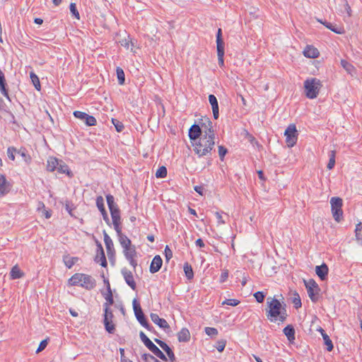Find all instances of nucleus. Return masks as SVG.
I'll list each match as a JSON object with an SVG mask.
<instances>
[{
  "instance_id": "39448f33",
  "label": "nucleus",
  "mask_w": 362,
  "mask_h": 362,
  "mask_svg": "<svg viewBox=\"0 0 362 362\" xmlns=\"http://www.w3.org/2000/svg\"><path fill=\"white\" fill-rule=\"evenodd\" d=\"M331 211L334 221L337 223L343 220V200L340 197H333L330 199Z\"/></svg>"
},
{
  "instance_id": "ea45409f",
  "label": "nucleus",
  "mask_w": 362,
  "mask_h": 362,
  "mask_svg": "<svg viewBox=\"0 0 362 362\" xmlns=\"http://www.w3.org/2000/svg\"><path fill=\"white\" fill-rule=\"evenodd\" d=\"M30 77L31 78V81H32L35 88L37 90H40L41 86H40V80H39V78L37 77V76L35 73L31 72L30 74Z\"/></svg>"
},
{
  "instance_id": "a878e982",
  "label": "nucleus",
  "mask_w": 362,
  "mask_h": 362,
  "mask_svg": "<svg viewBox=\"0 0 362 362\" xmlns=\"http://www.w3.org/2000/svg\"><path fill=\"white\" fill-rule=\"evenodd\" d=\"M177 339L180 342H187L190 339V333L187 328L183 327L177 333Z\"/></svg>"
},
{
  "instance_id": "338daca9",
  "label": "nucleus",
  "mask_w": 362,
  "mask_h": 362,
  "mask_svg": "<svg viewBox=\"0 0 362 362\" xmlns=\"http://www.w3.org/2000/svg\"><path fill=\"white\" fill-rule=\"evenodd\" d=\"M226 346V341H219L217 342V344L215 346L216 349L219 351L221 352L224 350Z\"/></svg>"
},
{
  "instance_id": "864d4df0",
  "label": "nucleus",
  "mask_w": 362,
  "mask_h": 362,
  "mask_svg": "<svg viewBox=\"0 0 362 362\" xmlns=\"http://www.w3.org/2000/svg\"><path fill=\"white\" fill-rule=\"evenodd\" d=\"M205 333L210 337H214L218 334V330L216 328L207 327L205 328Z\"/></svg>"
},
{
  "instance_id": "a19ab883",
  "label": "nucleus",
  "mask_w": 362,
  "mask_h": 362,
  "mask_svg": "<svg viewBox=\"0 0 362 362\" xmlns=\"http://www.w3.org/2000/svg\"><path fill=\"white\" fill-rule=\"evenodd\" d=\"M133 309L134 312L135 317L144 314L143 310L140 304L137 302L136 299L133 300Z\"/></svg>"
},
{
  "instance_id": "a18cd8bd",
  "label": "nucleus",
  "mask_w": 362,
  "mask_h": 362,
  "mask_svg": "<svg viewBox=\"0 0 362 362\" xmlns=\"http://www.w3.org/2000/svg\"><path fill=\"white\" fill-rule=\"evenodd\" d=\"M218 62L220 66H224V48L217 49Z\"/></svg>"
},
{
  "instance_id": "79ce46f5",
  "label": "nucleus",
  "mask_w": 362,
  "mask_h": 362,
  "mask_svg": "<svg viewBox=\"0 0 362 362\" xmlns=\"http://www.w3.org/2000/svg\"><path fill=\"white\" fill-rule=\"evenodd\" d=\"M167 168L165 166H160L158 168L156 173V177L157 178H165L167 176Z\"/></svg>"
},
{
  "instance_id": "c85d7f7f",
  "label": "nucleus",
  "mask_w": 362,
  "mask_h": 362,
  "mask_svg": "<svg viewBox=\"0 0 362 362\" xmlns=\"http://www.w3.org/2000/svg\"><path fill=\"white\" fill-rule=\"evenodd\" d=\"M16 153L22 157L23 161L26 164H30L31 163L32 158L25 147H21L19 149H17Z\"/></svg>"
},
{
  "instance_id": "de8ad7c7",
  "label": "nucleus",
  "mask_w": 362,
  "mask_h": 362,
  "mask_svg": "<svg viewBox=\"0 0 362 362\" xmlns=\"http://www.w3.org/2000/svg\"><path fill=\"white\" fill-rule=\"evenodd\" d=\"M16 151H17V148L16 147H14V146L8 147L6 153H7L8 158L13 161L15 160V153H16Z\"/></svg>"
},
{
  "instance_id": "6e6552de",
  "label": "nucleus",
  "mask_w": 362,
  "mask_h": 362,
  "mask_svg": "<svg viewBox=\"0 0 362 362\" xmlns=\"http://www.w3.org/2000/svg\"><path fill=\"white\" fill-rule=\"evenodd\" d=\"M104 318L103 323L105 330L110 333L113 334L115 331V325L113 322L114 315L110 308L104 309Z\"/></svg>"
},
{
  "instance_id": "f8f14e48",
  "label": "nucleus",
  "mask_w": 362,
  "mask_h": 362,
  "mask_svg": "<svg viewBox=\"0 0 362 362\" xmlns=\"http://www.w3.org/2000/svg\"><path fill=\"white\" fill-rule=\"evenodd\" d=\"M121 273L124 277L126 284L133 290L135 291L136 288V284L134 281L133 274L131 271L126 268H123Z\"/></svg>"
},
{
  "instance_id": "052dcab7",
  "label": "nucleus",
  "mask_w": 362,
  "mask_h": 362,
  "mask_svg": "<svg viewBox=\"0 0 362 362\" xmlns=\"http://www.w3.org/2000/svg\"><path fill=\"white\" fill-rule=\"evenodd\" d=\"M47 343H48V339L41 341V342L40 343V344L38 346V348L36 350V353L37 354V353H40L42 351H43L46 348Z\"/></svg>"
},
{
  "instance_id": "13d9d810",
  "label": "nucleus",
  "mask_w": 362,
  "mask_h": 362,
  "mask_svg": "<svg viewBox=\"0 0 362 362\" xmlns=\"http://www.w3.org/2000/svg\"><path fill=\"white\" fill-rule=\"evenodd\" d=\"M240 301L236 300V299H234V298H230V299H226L223 302V305H230V306H235V305H238L239 304Z\"/></svg>"
},
{
  "instance_id": "20e7f679",
  "label": "nucleus",
  "mask_w": 362,
  "mask_h": 362,
  "mask_svg": "<svg viewBox=\"0 0 362 362\" xmlns=\"http://www.w3.org/2000/svg\"><path fill=\"white\" fill-rule=\"evenodd\" d=\"M303 88L305 96L309 99H315L322 88V83L317 78L310 77L304 81Z\"/></svg>"
},
{
  "instance_id": "603ef678",
  "label": "nucleus",
  "mask_w": 362,
  "mask_h": 362,
  "mask_svg": "<svg viewBox=\"0 0 362 362\" xmlns=\"http://www.w3.org/2000/svg\"><path fill=\"white\" fill-rule=\"evenodd\" d=\"M164 255L165 257L166 262H169V260L173 257V251L171 250L168 245H166L165 247Z\"/></svg>"
},
{
  "instance_id": "412c9836",
  "label": "nucleus",
  "mask_w": 362,
  "mask_h": 362,
  "mask_svg": "<svg viewBox=\"0 0 362 362\" xmlns=\"http://www.w3.org/2000/svg\"><path fill=\"white\" fill-rule=\"evenodd\" d=\"M209 101L211 105L214 117L217 119L219 116L218 100L214 95L211 94L209 95Z\"/></svg>"
},
{
  "instance_id": "774afa93",
  "label": "nucleus",
  "mask_w": 362,
  "mask_h": 362,
  "mask_svg": "<svg viewBox=\"0 0 362 362\" xmlns=\"http://www.w3.org/2000/svg\"><path fill=\"white\" fill-rule=\"evenodd\" d=\"M153 357L154 356L150 354H144L141 355V358L144 362H151Z\"/></svg>"
},
{
  "instance_id": "ddd939ff",
  "label": "nucleus",
  "mask_w": 362,
  "mask_h": 362,
  "mask_svg": "<svg viewBox=\"0 0 362 362\" xmlns=\"http://www.w3.org/2000/svg\"><path fill=\"white\" fill-rule=\"evenodd\" d=\"M104 242L107 250V256L110 259L115 257L114 244L110 237L104 231Z\"/></svg>"
},
{
  "instance_id": "cd10ccee",
  "label": "nucleus",
  "mask_w": 362,
  "mask_h": 362,
  "mask_svg": "<svg viewBox=\"0 0 362 362\" xmlns=\"http://www.w3.org/2000/svg\"><path fill=\"white\" fill-rule=\"evenodd\" d=\"M118 240L122 247H129V245H132L131 240L124 234L122 233V230H119V233H117Z\"/></svg>"
},
{
  "instance_id": "58836bf2",
  "label": "nucleus",
  "mask_w": 362,
  "mask_h": 362,
  "mask_svg": "<svg viewBox=\"0 0 362 362\" xmlns=\"http://www.w3.org/2000/svg\"><path fill=\"white\" fill-rule=\"evenodd\" d=\"M216 47L224 48V42L222 40V30L221 28H218L217 34H216Z\"/></svg>"
},
{
  "instance_id": "2eb2a0df",
  "label": "nucleus",
  "mask_w": 362,
  "mask_h": 362,
  "mask_svg": "<svg viewBox=\"0 0 362 362\" xmlns=\"http://www.w3.org/2000/svg\"><path fill=\"white\" fill-rule=\"evenodd\" d=\"M154 341L160 346L161 349H163L165 351L166 354L169 357V359L170 360L171 362L175 361V356L173 350L165 342L157 338L154 339Z\"/></svg>"
},
{
  "instance_id": "c03bdc74",
  "label": "nucleus",
  "mask_w": 362,
  "mask_h": 362,
  "mask_svg": "<svg viewBox=\"0 0 362 362\" xmlns=\"http://www.w3.org/2000/svg\"><path fill=\"white\" fill-rule=\"evenodd\" d=\"M112 123L115 126V129L117 132H122L123 131V129H124V126L122 124V122H121L120 121H119L117 119L112 118Z\"/></svg>"
},
{
  "instance_id": "c756f323",
  "label": "nucleus",
  "mask_w": 362,
  "mask_h": 362,
  "mask_svg": "<svg viewBox=\"0 0 362 362\" xmlns=\"http://www.w3.org/2000/svg\"><path fill=\"white\" fill-rule=\"evenodd\" d=\"M79 258L77 257H71L69 255L63 256V262L68 269H71L78 261Z\"/></svg>"
},
{
  "instance_id": "5fc2aeb1",
  "label": "nucleus",
  "mask_w": 362,
  "mask_h": 362,
  "mask_svg": "<svg viewBox=\"0 0 362 362\" xmlns=\"http://www.w3.org/2000/svg\"><path fill=\"white\" fill-rule=\"evenodd\" d=\"M40 206H42L44 210H43V215L45 216V217L48 219L51 216H52V211L51 210H47L45 209V204L43 202H40L39 203V206H38V210L40 209Z\"/></svg>"
},
{
  "instance_id": "7c9ffc66",
  "label": "nucleus",
  "mask_w": 362,
  "mask_h": 362,
  "mask_svg": "<svg viewBox=\"0 0 362 362\" xmlns=\"http://www.w3.org/2000/svg\"><path fill=\"white\" fill-rule=\"evenodd\" d=\"M284 333L290 342H293L295 340V329L292 325H287L284 329Z\"/></svg>"
},
{
  "instance_id": "e2e57ef3",
  "label": "nucleus",
  "mask_w": 362,
  "mask_h": 362,
  "mask_svg": "<svg viewBox=\"0 0 362 362\" xmlns=\"http://www.w3.org/2000/svg\"><path fill=\"white\" fill-rule=\"evenodd\" d=\"M223 214V211H216L215 213V216L217 218L218 223L223 224L226 223V220L223 218L222 214Z\"/></svg>"
},
{
  "instance_id": "c9c22d12",
  "label": "nucleus",
  "mask_w": 362,
  "mask_h": 362,
  "mask_svg": "<svg viewBox=\"0 0 362 362\" xmlns=\"http://www.w3.org/2000/svg\"><path fill=\"white\" fill-rule=\"evenodd\" d=\"M150 351L158 358L163 361H167L165 355L160 351V349L156 345H154Z\"/></svg>"
},
{
  "instance_id": "4d7b16f0",
  "label": "nucleus",
  "mask_w": 362,
  "mask_h": 362,
  "mask_svg": "<svg viewBox=\"0 0 362 362\" xmlns=\"http://www.w3.org/2000/svg\"><path fill=\"white\" fill-rule=\"evenodd\" d=\"M65 209L71 216H73L72 211L75 209V206L71 202L66 201L65 204Z\"/></svg>"
},
{
  "instance_id": "9d476101",
  "label": "nucleus",
  "mask_w": 362,
  "mask_h": 362,
  "mask_svg": "<svg viewBox=\"0 0 362 362\" xmlns=\"http://www.w3.org/2000/svg\"><path fill=\"white\" fill-rule=\"evenodd\" d=\"M97 250H96V255L95 257L94 261L96 263H100V265L103 267H107V260L105 255V252L103 250V247L101 243L99 241H96Z\"/></svg>"
},
{
  "instance_id": "49530a36",
  "label": "nucleus",
  "mask_w": 362,
  "mask_h": 362,
  "mask_svg": "<svg viewBox=\"0 0 362 362\" xmlns=\"http://www.w3.org/2000/svg\"><path fill=\"white\" fill-rule=\"evenodd\" d=\"M335 155H336L335 151H332L330 153V155H329V162H328V164L327 166V168L329 170H332L335 165Z\"/></svg>"
},
{
  "instance_id": "f704fd0d",
  "label": "nucleus",
  "mask_w": 362,
  "mask_h": 362,
  "mask_svg": "<svg viewBox=\"0 0 362 362\" xmlns=\"http://www.w3.org/2000/svg\"><path fill=\"white\" fill-rule=\"evenodd\" d=\"M184 272L187 279L191 280L194 277V272L192 266L186 262L184 264Z\"/></svg>"
},
{
  "instance_id": "e433bc0d",
  "label": "nucleus",
  "mask_w": 362,
  "mask_h": 362,
  "mask_svg": "<svg viewBox=\"0 0 362 362\" xmlns=\"http://www.w3.org/2000/svg\"><path fill=\"white\" fill-rule=\"evenodd\" d=\"M116 74H117V77L119 84L123 85L124 83V81H125V75H124V72L123 69L119 66L117 67Z\"/></svg>"
},
{
  "instance_id": "7ed1b4c3",
  "label": "nucleus",
  "mask_w": 362,
  "mask_h": 362,
  "mask_svg": "<svg viewBox=\"0 0 362 362\" xmlns=\"http://www.w3.org/2000/svg\"><path fill=\"white\" fill-rule=\"evenodd\" d=\"M69 285L72 286H81L90 291L95 287L96 281L88 274L76 273L69 279Z\"/></svg>"
},
{
  "instance_id": "393cba45",
  "label": "nucleus",
  "mask_w": 362,
  "mask_h": 362,
  "mask_svg": "<svg viewBox=\"0 0 362 362\" xmlns=\"http://www.w3.org/2000/svg\"><path fill=\"white\" fill-rule=\"evenodd\" d=\"M59 160L55 157L49 156L47 160V170L49 172H54L56 170L57 165H59Z\"/></svg>"
},
{
  "instance_id": "473e14b6",
  "label": "nucleus",
  "mask_w": 362,
  "mask_h": 362,
  "mask_svg": "<svg viewBox=\"0 0 362 362\" xmlns=\"http://www.w3.org/2000/svg\"><path fill=\"white\" fill-rule=\"evenodd\" d=\"M355 238L357 243L362 246V222H359L356 225Z\"/></svg>"
},
{
  "instance_id": "b1692460",
  "label": "nucleus",
  "mask_w": 362,
  "mask_h": 362,
  "mask_svg": "<svg viewBox=\"0 0 362 362\" xmlns=\"http://www.w3.org/2000/svg\"><path fill=\"white\" fill-rule=\"evenodd\" d=\"M329 272L328 267L325 264H322L320 266L315 267L316 274L320 277L321 280H325Z\"/></svg>"
},
{
  "instance_id": "4468645a",
  "label": "nucleus",
  "mask_w": 362,
  "mask_h": 362,
  "mask_svg": "<svg viewBox=\"0 0 362 362\" xmlns=\"http://www.w3.org/2000/svg\"><path fill=\"white\" fill-rule=\"evenodd\" d=\"M202 135V129L199 124H193L189 129L188 136L191 141H197Z\"/></svg>"
},
{
  "instance_id": "bb28decb",
  "label": "nucleus",
  "mask_w": 362,
  "mask_h": 362,
  "mask_svg": "<svg viewBox=\"0 0 362 362\" xmlns=\"http://www.w3.org/2000/svg\"><path fill=\"white\" fill-rule=\"evenodd\" d=\"M56 170H57L59 173L66 174L69 177L72 176V173L69 170V166L62 160H59V165Z\"/></svg>"
},
{
  "instance_id": "0eeeda50",
  "label": "nucleus",
  "mask_w": 362,
  "mask_h": 362,
  "mask_svg": "<svg viewBox=\"0 0 362 362\" xmlns=\"http://www.w3.org/2000/svg\"><path fill=\"white\" fill-rule=\"evenodd\" d=\"M286 143L288 147L294 146L298 141V131L294 124H290L284 132Z\"/></svg>"
},
{
  "instance_id": "2f4dec72",
  "label": "nucleus",
  "mask_w": 362,
  "mask_h": 362,
  "mask_svg": "<svg viewBox=\"0 0 362 362\" xmlns=\"http://www.w3.org/2000/svg\"><path fill=\"white\" fill-rule=\"evenodd\" d=\"M24 276V273L21 270L18 265H15L12 267L10 272V277L11 279H21Z\"/></svg>"
},
{
  "instance_id": "37998d69",
  "label": "nucleus",
  "mask_w": 362,
  "mask_h": 362,
  "mask_svg": "<svg viewBox=\"0 0 362 362\" xmlns=\"http://www.w3.org/2000/svg\"><path fill=\"white\" fill-rule=\"evenodd\" d=\"M267 293V291H257L254 293L253 296L257 303H262Z\"/></svg>"
},
{
  "instance_id": "3c124183",
  "label": "nucleus",
  "mask_w": 362,
  "mask_h": 362,
  "mask_svg": "<svg viewBox=\"0 0 362 362\" xmlns=\"http://www.w3.org/2000/svg\"><path fill=\"white\" fill-rule=\"evenodd\" d=\"M69 8H70V11L71 13V14L76 18V19H79L80 18V15H79V13L76 8V4L75 3H71L70 6H69Z\"/></svg>"
},
{
  "instance_id": "0e129e2a",
  "label": "nucleus",
  "mask_w": 362,
  "mask_h": 362,
  "mask_svg": "<svg viewBox=\"0 0 362 362\" xmlns=\"http://www.w3.org/2000/svg\"><path fill=\"white\" fill-rule=\"evenodd\" d=\"M136 318L142 327H144L148 322L144 314L139 315L136 317Z\"/></svg>"
},
{
  "instance_id": "aec40b11",
  "label": "nucleus",
  "mask_w": 362,
  "mask_h": 362,
  "mask_svg": "<svg viewBox=\"0 0 362 362\" xmlns=\"http://www.w3.org/2000/svg\"><path fill=\"white\" fill-rule=\"evenodd\" d=\"M111 218H112V223L114 226V229L115 230L116 233H119L120 230H122V219H121V215L120 211L115 213L112 212Z\"/></svg>"
},
{
  "instance_id": "f257e3e1",
  "label": "nucleus",
  "mask_w": 362,
  "mask_h": 362,
  "mask_svg": "<svg viewBox=\"0 0 362 362\" xmlns=\"http://www.w3.org/2000/svg\"><path fill=\"white\" fill-rule=\"evenodd\" d=\"M267 317L272 322L278 324L284 322L287 317L285 305L274 298H269L267 299Z\"/></svg>"
},
{
  "instance_id": "680f3d73",
  "label": "nucleus",
  "mask_w": 362,
  "mask_h": 362,
  "mask_svg": "<svg viewBox=\"0 0 362 362\" xmlns=\"http://www.w3.org/2000/svg\"><path fill=\"white\" fill-rule=\"evenodd\" d=\"M227 152H228V150L226 148H225L223 146H218V155H219L221 160H223V158L226 156V154L227 153Z\"/></svg>"
},
{
  "instance_id": "09e8293b",
  "label": "nucleus",
  "mask_w": 362,
  "mask_h": 362,
  "mask_svg": "<svg viewBox=\"0 0 362 362\" xmlns=\"http://www.w3.org/2000/svg\"><path fill=\"white\" fill-rule=\"evenodd\" d=\"M85 123L87 126H95L97 124L96 119L91 115H88L85 119Z\"/></svg>"
},
{
  "instance_id": "dca6fc26",
  "label": "nucleus",
  "mask_w": 362,
  "mask_h": 362,
  "mask_svg": "<svg viewBox=\"0 0 362 362\" xmlns=\"http://www.w3.org/2000/svg\"><path fill=\"white\" fill-rule=\"evenodd\" d=\"M104 282L107 284V293L105 295V303L103 304V309H105L106 308H110V305L114 303V299L109 281L107 279H105Z\"/></svg>"
},
{
  "instance_id": "a211bd4d",
  "label": "nucleus",
  "mask_w": 362,
  "mask_h": 362,
  "mask_svg": "<svg viewBox=\"0 0 362 362\" xmlns=\"http://www.w3.org/2000/svg\"><path fill=\"white\" fill-rule=\"evenodd\" d=\"M303 55L310 59L317 58L320 55L319 50L313 45H307L303 49Z\"/></svg>"
},
{
  "instance_id": "5701e85b",
  "label": "nucleus",
  "mask_w": 362,
  "mask_h": 362,
  "mask_svg": "<svg viewBox=\"0 0 362 362\" xmlns=\"http://www.w3.org/2000/svg\"><path fill=\"white\" fill-rule=\"evenodd\" d=\"M10 190L6 177L0 175V198L6 195Z\"/></svg>"
},
{
  "instance_id": "4be33fe9",
  "label": "nucleus",
  "mask_w": 362,
  "mask_h": 362,
  "mask_svg": "<svg viewBox=\"0 0 362 362\" xmlns=\"http://www.w3.org/2000/svg\"><path fill=\"white\" fill-rule=\"evenodd\" d=\"M340 64L341 66L345 69L346 73L352 76H354L357 74L356 67L350 62L345 59H341Z\"/></svg>"
},
{
  "instance_id": "1a4fd4ad",
  "label": "nucleus",
  "mask_w": 362,
  "mask_h": 362,
  "mask_svg": "<svg viewBox=\"0 0 362 362\" xmlns=\"http://www.w3.org/2000/svg\"><path fill=\"white\" fill-rule=\"evenodd\" d=\"M122 249L123 254L126 259L129 262V264L135 269L137 266V261L136 259L137 252L136 250L135 245L132 244L129 245V247H126Z\"/></svg>"
},
{
  "instance_id": "f3484780",
  "label": "nucleus",
  "mask_w": 362,
  "mask_h": 362,
  "mask_svg": "<svg viewBox=\"0 0 362 362\" xmlns=\"http://www.w3.org/2000/svg\"><path fill=\"white\" fill-rule=\"evenodd\" d=\"M162 264H163V259L160 257V256L156 255L151 261L150 268H149L150 272L151 274H155V273L158 272L160 269Z\"/></svg>"
},
{
  "instance_id": "6e6d98bb",
  "label": "nucleus",
  "mask_w": 362,
  "mask_h": 362,
  "mask_svg": "<svg viewBox=\"0 0 362 362\" xmlns=\"http://www.w3.org/2000/svg\"><path fill=\"white\" fill-rule=\"evenodd\" d=\"M73 115L76 118H78L81 120H85L86 116H88L87 113L78 110L74 111Z\"/></svg>"
},
{
  "instance_id": "8fccbe9b",
  "label": "nucleus",
  "mask_w": 362,
  "mask_h": 362,
  "mask_svg": "<svg viewBox=\"0 0 362 362\" xmlns=\"http://www.w3.org/2000/svg\"><path fill=\"white\" fill-rule=\"evenodd\" d=\"M106 200H107V204L109 210H110V211H112V206H113V204H115L116 203L115 202V198H114L113 195H112L110 194H107Z\"/></svg>"
},
{
  "instance_id": "9b49d317",
  "label": "nucleus",
  "mask_w": 362,
  "mask_h": 362,
  "mask_svg": "<svg viewBox=\"0 0 362 362\" xmlns=\"http://www.w3.org/2000/svg\"><path fill=\"white\" fill-rule=\"evenodd\" d=\"M201 128L202 129V135H206L209 138L215 139V133L213 129V124L211 121L207 118L201 124Z\"/></svg>"
},
{
  "instance_id": "69168bd1",
  "label": "nucleus",
  "mask_w": 362,
  "mask_h": 362,
  "mask_svg": "<svg viewBox=\"0 0 362 362\" xmlns=\"http://www.w3.org/2000/svg\"><path fill=\"white\" fill-rule=\"evenodd\" d=\"M228 277V271L227 269H224L222 271L221 274L220 276L219 281L221 283H223L226 281Z\"/></svg>"
},
{
  "instance_id": "4c0bfd02",
  "label": "nucleus",
  "mask_w": 362,
  "mask_h": 362,
  "mask_svg": "<svg viewBox=\"0 0 362 362\" xmlns=\"http://www.w3.org/2000/svg\"><path fill=\"white\" fill-rule=\"evenodd\" d=\"M322 338L324 339L325 344L327 346V350L328 351H331L333 350V344L332 340L329 339V336L326 333H322Z\"/></svg>"
},
{
  "instance_id": "423d86ee",
  "label": "nucleus",
  "mask_w": 362,
  "mask_h": 362,
  "mask_svg": "<svg viewBox=\"0 0 362 362\" xmlns=\"http://www.w3.org/2000/svg\"><path fill=\"white\" fill-rule=\"evenodd\" d=\"M304 284L307 289L309 298L313 303H316L320 297V288L313 279L304 280Z\"/></svg>"
},
{
  "instance_id": "72a5a7b5",
  "label": "nucleus",
  "mask_w": 362,
  "mask_h": 362,
  "mask_svg": "<svg viewBox=\"0 0 362 362\" xmlns=\"http://www.w3.org/2000/svg\"><path fill=\"white\" fill-rule=\"evenodd\" d=\"M321 23H322L327 28L331 30L335 33L337 34H343L344 33V29L343 28H335L333 26L331 23H327V22H322L321 21H318Z\"/></svg>"
},
{
  "instance_id": "6ab92c4d",
  "label": "nucleus",
  "mask_w": 362,
  "mask_h": 362,
  "mask_svg": "<svg viewBox=\"0 0 362 362\" xmlns=\"http://www.w3.org/2000/svg\"><path fill=\"white\" fill-rule=\"evenodd\" d=\"M150 317L153 322L157 325L159 327L163 329L170 328L168 322L165 319L160 318L158 314L151 313Z\"/></svg>"
},
{
  "instance_id": "bf43d9fd",
  "label": "nucleus",
  "mask_w": 362,
  "mask_h": 362,
  "mask_svg": "<svg viewBox=\"0 0 362 362\" xmlns=\"http://www.w3.org/2000/svg\"><path fill=\"white\" fill-rule=\"evenodd\" d=\"M95 202L98 209H103L105 207L104 199L102 196L97 197Z\"/></svg>"
},
{
  "instance_id": "f03ea898",
  "label": "nucleus",
  "mask_w": 362,
  "mask_h": 362,
  "mask_svg": "<svg viewBox=\"0 0 362 362\" xmlns=\"http://www.w3.org/2000/svg\"><path fill=\"white\" fill-rule=\"evenodd\" d=\"M192 145L194 151L198 157L209 156L214 148L215 139L202 135L199 139L192 143Z\"/></svg>"
}]
</instances>
